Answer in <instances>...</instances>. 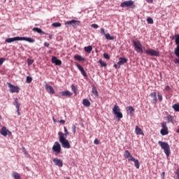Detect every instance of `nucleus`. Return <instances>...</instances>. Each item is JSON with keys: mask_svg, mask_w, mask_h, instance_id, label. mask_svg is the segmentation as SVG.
<instances>
[{"mask_svg": "<svg viewBox=\"0 0 179 179\" xmlns=\"http://www.w3.org/2000/svg\"><path fill=\"white\" fill-rule=\"evenodd\" d=\"M172 108L179 113V103H176L172 106Z\"/></svg>", "mask_w": 179, "mask_h": 179, "instance_id": "72a5a7b5", "label": "nucleus"}, {"mask_svg": "<svg viewBox=\"0 0 179 179\" xmlns=\"http://www.w3.org/2000/svg\"><path fill=\"white\" fill-rule=\"evenodd\" d=\"M76 66L79 69V71H80V73L83 75V76H84V78H87V73L85 71V69H83L82 67V66H80V64H77Z\"/></svg>", "mask_w": 179, "mask_h": 179, "instance_id": "2eb2a0df", "label": "nucleus"}, {"mask_svg": "<svg viewBox=\"0 0 179 179\" xmlns=\"http://www.w3.org/2000/svg\"><path fill=\"white\" fill-rule=\"evenodd\" d=\"M135 132L136 135H144L143 131L139 127L136 126Z\"/></svg>", "mask_w": 179, "mask_h": 179, "instance_id": "6ab92c4d", "label": "nucleus"}, {"mask_svg": "<svg viewBox=\"0 0 179 179\" xmlns=\"http://www.w3.org/2000/svg\"><path fill=\"white\" fill-rule=\"evenodd\" d=\"M166 121L168 123L174 124V117H173L171 115H169L166 116Z\"/></svg>", "mask_w": 179, "mask_h": 179, "instance_id": "aec40b11", "label": "nucleus"}, {"mask_svg": "<svg viewBox=\"0 0 179 179\" xmlns=\"http://www.w3.org/2000/svg\"><path fill=\"white\" fill-rule=\"evenodd\" d=\"M28 41V43H34V39L31 38H26V37H21V41Z\"/></svg>", "mask_w": 179, "mask_h": 179, "instance_id": "b1692460", "label": "nucleus"}, {"mask_svg": "<svg viewBox=\"0 0 179 179\" xmlns=\"http://www.w3.org/2000/svg\"><path fill=\"white\" fill-rule=\"evenodd\" d=\"M105 38H106V40H114V36H111L109 34H105Z\"/></svg>", "mask_w": 179, "mask_h": 179, "instance_id": "473e14b6", "label": "nucleus"}, {"mask_svg": "<svg viewBox=\"0 0 179 179\" xmlns=\"http://www.w3.org/2000/svg\"><path fill=\"white\" fill-rule=\"evenodd\" d=\"M60 94L62 97H71L72 92L66 90V91H62L60 92Z\"/></svg>", "mask_w": 179, "mask_h": 179, "instance_id": "dca6fc26", "label": "nucleus"}, {"mask_svg": "<svg viewBox=\"0 0 179 179\" xmlns=\"http://www.w3.org/2000/svg\"><path fill=\"white\" fill-rule=\"evenodd\" d=\"M49 38H50V40H51L52 38V35L50 34L49 35Z\"/></svg>", "mask_w": 179, "mask_h": 179, "instance_id": "e2e57ef3", "label": "nucleus"}, {"mask_svg": "<svg viewBox=\"0 0 179 179\" xmlns=\"http://www.w3.org/2000/svg\"><path fill=\"white\" fill-rule=\"evenodd\" d=\"M13 41H22L20 36H16L14 38H8L6 39V43H13Z\"/></svg>", "mask_w": 179, "mask_h": 179, "instance_id": "f8f14e48", "label": "nucleus"}, {"mask_svg": "<svg viewBox=\"0 0 179 179\" xmlns=\"http://www.w3.org/2000/svg\"><path fill=\"white\" fill-rule=\"evenodd\" d=\"M94 143L95 145H100V141H99V139L96 138L94 141Z\"/></svg>", "mask_w": 179, "mask_h": 179, "instance_id": "603ef678", "label": "nucleus"}, {"mask_svg": "<svg viewBox=\"0 0 179 179\" xmlns=\"http://www.w3.org/2000/svg\"><path fill=\"white\" fill-rule=\"evenodd\" d=\"M27 62H28V65L30 66V65H33V62H34V61L32 59H28Z\"/></svg>", "mask_w": 179, "mask_h": 179, "instance_id": "37998d69", "label": "nucleus"}, {"mask_svg": "<svg viewBox=\"0 0 179 179\" xmlns=\"http://www.w3.org/2000/svg\"><path fill=\"white\" fill-rule=\"evenodd\" d=\"M13 177H14V179H20V175H19L17 172H13Z\"/></svg>", "mask_w": 179, "mask_h": 179, "instance_id": "f704fd0d", "label": "nucleus"}, {"mask_svg": "<svg viewBox=\"0 0 179 179\" xmlns=\"http://www.w3.org/2000/svg\"><path fill=\"white\" fill-rule=\"evenodd\" d=\"M52 63L55 64V65H62V62L60 59H58L57 57H52Z\"/></svg>", "mask_w": 179, "mask_h": 179, "instance_id": "f3484780", "label": "nucleus"}, {"mask_svg": "<svg viewBox=\"0 0 179 179\" xmlns=\"http://www.w3.org/2000/svg\"><path fill=\"white\" fill-rule=\"evenodd\" d=\"M161 135L162 136H166V135H169V129H162L160 131Z\"/></svg>", "mask_w": 179, "mask_h": 179, "instance_id": "5701e85b", "label": "nucleus"}, {"mask_svg": "<svg viewBox=\"0 0 179 179\" xmlns=\"http://www.w3.org/2000/svg\"><path fill=\"white\" fill-rule=\"evenodd\" d=\"M32 30L33 31H36V33H38L39 34H45V32L43 31L40 28L34 27Z\"/></svg>", "mask_w": 179, "mask_h": 179, "instance_id": "a878e982", "label": "nucleus"}, {"mask_svg": "<svg viewBox=\"0 0 179 179\" xmlns=\"http://www.w3.org/2000/svg\"><path fill=\"white\" fill-rule=\"evenodd\" d=\"M32 80H33V78L30 76L27 77V80H26L27 83H31Z\"/></svg>", "mask_w": 179, "mask_h": 179, "instance_id": "a19ab883", "label": "nucleus"}, {"mask_svg": "<svg viewBox=\"0 0 179 179\" xmlns=\"http://www.w3.org/2000/svg\"><path fill=\"white\" fill-rule=\"evenodd\" d=\"M126 110H127V111H129V114H130L131 115H132V114H134V111H135V109H134V107H132V106H128V107H127Z\"/></svg>", "mask_w": 179, "mask_h": 179, "instance_id": "c85d7f7f", "label": "nucleus"}, {"mask_svg": "<svg viewBox=\"0 0 179 179\" xmlns=\"http://www.w3.org/2000/svg\"><path fill=\"white\" fill-rule=\"evenodd\" d=\"M44 46L49 48V47H50V43H47V42H45V43H44Z\"/></svg>", "mask_w": 179, "mask_h": 179, "instance_id": "4d7b16f0", "label": "nucleus"}, {"mask_svg": "<svg viewBox=\"0 0 179 179\" xmlns=\"http://www.w3.org/2000/svg\"><path fill=\"white\" fill-rule=\"evenodd\" d=\"M91 27H93V29H99V25L97 24H92Z\"/></svg>", "mask_w": 179, "mask_h": 179, "instance_id": "de8ad7c7", "label": "nucleus"}, {"mask_svg": "<svg viewBox=\"0 0 179 179\" xmlns=\"http://www.w3.org/2000/svg\"><path fill=\"white\" fill-rule=\"evenodd\" d=\"M71 129L73 131V134H76V126L73 125Z\"/></svg>", "mask_w": 179, "mask_h": 179, "instance_id": "a18cd8bd", "label": "nucleus"}, {"mask_svg": "<svg viewBox=\"0 0 179 179\" xmlns=\"http://www.w3.org/2000/svg\"><path fill=\"white\" fill-rule=\"evenodd\" d=\"M65 24H71L73 27L76 29V27H78V26L80 24V21L76 20H72L71 21L66 22Z\"/></svg>", "mask_w": 179, "mask_h": 179, "instance_id": "9d476101", "label": "nucleus"}, {"mask_svg": "<svg viewBox=\"0 0 179 179\" xmlns=\"http://www.w3.org/2000/svg\"><path fill=\"white\" fill-rule=\"evenodd\" d=\"M164 176H166V173L165 172H162L161 174V177L164 179Z\"/></svg>", "mask_w": 179, "mask_h": 179, "instance_id": "13d9d810", "label": "nucleus"}, {"mask_svg": "<svg viewBox=\"0 0 179 179\" xmlns=\"http://www.w3.org/2000/svg\"><path fill=\"white\" fill-rule=\"evenodd\" d=\"M66 179H71V177H67Z\"/></svg>", "mask_w": 179, "mask_h": 179, "instance_id": "0e129e2a", "label": "nucleus"}, {"mask_svg": "<svg viewBox=\"0 0 179 179\" xmlns=\"http://www.w3.org/2000/svg\"><path fill=\"white\" fill-rule=\"evenodd\" d=\"M128 62V59L125 57L119 58L118 65H124V64H127Z\"/></svg>", "mask_w": 179, "mask_h": 179, "instance_id": "a211bd4d", "label": "nucleus"}, {"mask_svg": "<svg viewBox=\"0 0 179 179\" xmlns=\"http://www.w3.org/2000/svg\"><path fill=\"white\" fill-rule=\"evenodd\" d=\"M5 61H6V59H5L3 57H0V66L2 65V64H3V62H5Z\"/></svg>", "mask_w": 179, "mask_h": 179, "instance_id": "79ce46f5", "label": "nucleus"}, {"mask_svg": "<svg viewBox=\"0 0 179 179\" xmlns=\"http://www.w3.org/2000/svg\"><path fill=\"white\" fill-rule=\"evenodd\" d=\"M134 45L135 47V50L140 54H143V48L140 41H134Z\"/></svg>", "mask_w": 179, "mask_h": 179, "instance_id": "39448f33", "label": "nucleus"}, {"mask_svg": "<svg viewBox=\"0 0 179 179\" xmlns=\"http://www.w3.org/2000/svg\"><path fill=\"white\" fill-rule=\"evenodd\" d=\"M99 62L101 66H102V67H106V66H107V63H106V62H103V60L100 59Z\"/></svg>", "mask_w": 179, "mask_h": 179, "instance_id": "c9c22d12", "label": "nucleus"}, {"mask_svg": "<svg viewBox=\"0 0 179 179\" xmlns=\"http://www.w3.org/2000/svg\"><path fill=\"white\" fill-rule=\"evenodd\" d=\"M92 92L95 96V97H99V92H97V89L96 87H92Z\"/></svg>", "mask_w": 179, "mask_h": 179, "instance_id": "7c9ffc66", "label": "nucleus"}, {"mask_svg": "<svg viewBox=\"0 0 179 179\" xmlns=\"http://www.w3.org/2000/svg\"><path fill=\"white\" fill-rule=\"evenodd\" d=\"M7 85L10 88V92L11 93H19V90H20V88H19V87L15 86L9 83H8Z\"/></svg>", "mask_w": 179, "mask_h": 179, "instance_id": "1a4fd4ad", "label": "nucleus"}, {"mask_svg": "<svg viewBox=\"0 0 179 179\" xmlns=\"http://www.w3.org/2000/svg\"><path fill=\"white\" fill-rule=\"evenodd\" d=\"M64 132L65 134H64V136H68L69 135V133H68V129H66V127H64Z\"/></svg>", "mask_w": 179, "mask_h": 179, "instance_id": "49530a36", "label": "nucleus"}, {"mask_svg": "<svg viewBox=\"0 0 179 179\" xmlns=\"http://www.w3.org/2000/svg\"><path fill=\"white\" fill-rule=\"evenodd\" d=\"M84 50H85V52L90 54L92 52V50H93V47L92 45H89L87 47H85Z\"/></svg>", "mask_w": 179, "mask_h": 179, "instance_id": "bb28decb", "label": "nucleus"}, {"mask_svg": "<svg viewBox=\"0 0 179 179\" xmlns=\"http://www.w3.org/2000/svg\"><path fill=\"white\" fill-rule=\"evenodd\" d=\"M60 124H65V120H60Z\"/></svg>", "mask_w": 179, "mask_h": 179, "instance_id": "052dcab7", "label": "nucleus"}, {"mask_svg": "<svg viewBox=\"0 0 179 179\" xmlns=\"http://www.w3.org/2000/svg\"><path fill=\"white\" fill-rule=\"evenodd\" d=\"M114 68H115V69H120V68L121 67V65L118 64V62L117 64H114Z\"/></svg>", "mask_w": 179, "mask_h": 179, "instance_id": "3c124183", "label": "nucleus"}, {"mask_svg": "<svg viewBox=\"0 0 179 179\" xmlns=\"http://www.w3.org/2000/svg\"><path fill=\"white\" fill-rule=\"evenodd\" d=\"M103 57L106 58V59H110V55H108V53H104Z\"/></svg>", "mask_w": 179, "mask_h": 179, "instance_id": "c03bdc74", "label": "nucleus"}, {"mask_svg": "<svg viewBox=\"0 0 179 179\" xmlns=\"http://www.w3.org/2000/svg\"><path fill=\"white\" fill-rule=\"evenodd\" d=\"M15 108L18 110V111H20V103H19V99L17 98L15 99Z\"/></svg>", "mask_w": 179, "mask_h": 179, "instance_id": "412c9836", "label": "nucleus"}, {"mask_svg": "<svg viewBox=\"0 0 179 179\" xmlns=\"http://www.w3.org/2000/svg\"><path fill=\"white\" fill-rule=\"evenodd\" d=\"M2 118V116L0 115V120Z\"/></svg>", "mask_w": 179, "mask_h": 179, "instance_id": "69168bd1", "label": "nucleus"}, {"mask_svg": "<svg viewBox=\"0 0 179 179\" xmlns=\"http://www.w3.org/2000/svg\"><path fill=\"white\" fill-rule=\"evenodd\" d=\"M58 135L59 136V139L62 148H64V149H71V144L65 136H64V133L59 131Z\"/></svg>", "mask_w": 179, "mask_h": 179, "instance_id": "f257e3e1", "label": "nucleus"}, {"mask_svg": "<svg viewBox=\"0 0 179 179\" xmlns=\"http://www.w3.org/2000/svg\"><path fill=\"white\" fill-rule=\"evenodd\" d=\"M0 127H1V123H0Z\"/></svg>", "mask_w": 179, "mask_h": 179, "instance_id": "774afa93", "label": "nucleus"}, {"mask_svg": "<svg viewBox=\"0 0 179 179\" xmlns=\"http://www.w3.org/2000/svg\"><path fill=\"white\" fill-rule=\"evenodd\" d=\"M147 22L149 24H153V19L150 17L147 18Z\"/></svg>", "mask_w": 179, "mask_h": 179, "instance_id": "ea45409f", "label": "nucleus"}, {"mask_svg": "<svg viewBox=\"0 0 179 179\" xmlns=\"http://www.w3.org/2000/svg\"><path fill=\"white\" fill-rule=\"evenodd\" d=\"M113 113L116 115L117 118L119 120H121L122 118V113H121V108H120V106L118 105H115L113 108Z\"/></svg>", "mask_w": 179, "mask_h": 179, "instance_id": "20e7f679", "label": "nucleus"}, {"mask_svg": "<svg viewBox=\"0 0 179 179\" xmlns=\"http://www.w3.org/2000/svg\"><path fill=\"white\" fill-rule=\"evenodd\" d=\"M132 155H131V152H129V151L128 150H125L124 153V157H125V159H129V157H131Z\"/></svg>", "mask_w": 179, "mask_h": 179, "instance_id": "2f4dec72", "label": "nucleus"}, {"mask_svg": "<svg viewBox=\"0 0 179 179\" xmlns=\"http://www.w3.org/2000/svg\"><path fill=\"white\" fill-rule=\"evenodd\" d=\"M0 134L3 136H6L7 135H12V131L8 130L6 129V127H3V128H1V129L0 130Z\"/></svg>", "mask_w": 179, "mask_h": 179, "instance_id": "9b49d317", "label": "nucleus"}, {"mask_svg": "<svg viewBox=\"0 0 179 179\" xmlns=\"http://www.w3.org/2000/svg\"><path fill=\"white\" fill-rule=\"evenodd\" d=\"M17 115H20V110L19 109H17Z\"/></svg>", "mask_w": 179, "mask_h": 179, "instance_id": "680f3d73", "label": "nucleus"}, {"mask_svg": "<svg viewBox=\"0 0 179 179\" xmlns=\"http://www.w3.org/2000/svg\"><path fill=\"white\" fill-rule=\"evenodd\" d=\"M150 97L152 99L154 103H157V96L156 95V92H152L150 94Z\"/></svg>", "mask_w": 179, "mask_h": 179, "instance_id": "4be33fe9", "label": "nucleus"}, {"mask_svg": "<svg viewBox=\"0 0 179 179\" xmlns=\"http://www.w3.org/2000/svg\"><path fill=\"white\" fill-rule=\"evenodd\" d=\"M162 129H169V127H167V123L166 122L162 123Z\"/></svg>", "mask_w": 179, "mask_h": 179, "instance_id": "58836bf2", "label": "nucleus"}, {"mask_svg": "<svg viewBox=\"0 0 179 179\" xmlns=\"http://www.w3.org/2000/svg\"><path fill=\"white\" fill-rule=\"evenodd\" d=\"M131 160L134 162V165L136 169H139V167H141V163H139V160L134 158Z\"/></svg>", "mask_w": 179, "mask_h": 179, "instance_id": "393cba45", "label": "nucleus"}, {"mask_svg": "<svg viewBox=\"0 0 179 179\" xmlns=\"http://www.w3.org/2000/svg\"><path fill=\"white\" fill-rule=\"evenodd\" d=\"M145 54H147V55H150L151 57H160V52L153 49L145 50Z\"/></svg>", "mask_w": 179, "mask_h": 179, "instance_id": "423d86ee", "label": "nucleus"}, {"mask_svg": "<svg viewBox=\"0 0 179 179\" xmlns=\"http://www.w3.org/2000/svg\"><path fill=\"white\" fill-rule=\"evenodd\" d=\"M121 8H129V9H135L136 6L135 1L132 0L125 1L120 4Z\"/></svg>", "mask_w": 179, "mask_h": 179, "instance_id": "7ed1b4c3", "label": "nucleus"}, {"mask_svg": "<svg viewBox=\"0 0 179 179\" xmlns=\"http://www.w3.org/2000/svg\"><path fill=\"white\" fill-rule=\"evenodd\" d=\"M128 159V162H132L133 159H135L134 157H132V155H130V157Z\"/></svg>", "mask_w": 179, "mask_h": 179, "instance_id": "5fc2aeb1", "label": "nucleus"}, {"mask_svg": "<svg viewBox=\"0 0 179 179\" xmlns=\"http://www.w3.org/2000/svg\"><path fill=\"white\" fill-rule=\"evenodd\" d=\"M52 162L55 164V166H57L58 167H62L64 166V163L62 162V160L58 158L53 159Z\"/></svg>", "mask_w": 179, "mask_h": 179, "instance_id": "4468645a", "label": "nucleus"}, {"mask_svg": "<svg viewBox=\"0 0 179 179\" xmlns=\"http://www.w3.org/2000/svg\"><path fill=\"white\" fill-rule=\"evenodd\" d=\"M74 59H77V61H85V59L79 55H76Z\"/></svg>", "mask_w": 179, "mask_h": 179, "instance_id": "c756f323", "label": "nucleus"}, {"mask_svg": "<svg viewBox=\"0 0 179 179\" xmlns=\"http://www.w3.org/2000/svg\"><path fill=\"white\" fill-rule=\"evenodd\" d=\"M175 174L176 175V179H179V169L176 170Z\"/></svg>", "mask_w": 179, "mask_h": 179, "instance_id": "864d4df0", "label": "nucleus"}, {"mask_svg": "<svg viewBox=\"0 0 179 179\" xmlns=\"http://www.w3.org/2000/svg\"><path fill=\"white\" fill-rule=\"evenodd\" d=\"M158 145L161 146L162 149L164 150L165 155L169 157V156H170V145H169V143L158 141Z\"/></svg>", "mask_w": 179, "mask_h": 179, "instance_id": "f03ea898", "label": "nucleus"}, {"mask_svg": "<svg viewBox=\"0 0 179 179\" xmlns=\"http://www.w3.org/2000/svg\"><path fill=\"white\" fill-rule=\"evenodd\" d=\"M171 88L170 87V86L167 85L166 87H165V90H166L167 92L170 91Z\"/></svg>", "mask_w": 179, "mask_h": 179, "instance_id": "6e6d98bb", "label": "nucleus"}, {"mask_svg": "<svg viewBox=\"0 0 179 179\" xmlns=\"http://www.w3.org/2000/svg\"><path fill=\"white\" fill-rule=\"evenodd\" d=\"M52 150L55 152L56 155L61 153V144H59L58 141H56L52 148Z\"/></svg>", "mask_w": 179, "mask_h": 179, "instance_id": "0eeeda50", "label": "nucleus"}, {"mask_svg": "<svg viewBox=\"0 0 179 179\" xmlns=\"http://www.w3.org/2000/svg\"><path fill=\"white\" fill-rule=\"evenodd\" d=\"M148 3H153V0H145Z\"/></svg>", "mask_w": 179, "mask_h": 179, "instance_id": "bf43d9fd", "label": "nucleus"}, {"mask_svg": "<svg viewBox=\"0 0 179 179\" xmlns=\"http://www.w3.org/2000/svg\"><path fill=\"white\" fill-rule=\"evenodd\" d=\"M71 89L74 94H76V92L78 90V87H76L75 85H71Z\"/></svg>", "mask_w": 179, "mask_h": 179, "instance_id": "e433bc0d", "label": "nucleus"}, {"mask_svg": "<svg viewBox=\"0 0 179 179\" xmlns=\"http://www.w3.org/2000/svg\"><path fill=\"white\" fill-rule=\"evenodd\" d=\"M45 90L49 93V94H55V90H54V88L51 87V85H48V84L45 85Z\"/></svg>", "mask_w": 179, "mask_h": 179, "instance_id": "ddd939ff", "label": "nucleus"}, {"mask_svg": "<svg viewBox=\"0 0 179 179\" xmlns=\"http://www.w3.org/2000/svg\"><path fill=\"white\" fill-rule=\"evenodd\" d=\"M101 34L103 35V36H106V31L104 30V29L101 28V31H100Z\"/></svg>", "mask_w": 179, "mask_h": 179, "instance_id": "09e8293b", "label": "nucleus"}, {"mask_svg": "<svg viewBox=\"0 0 179 179\" xmlns=\"http://www.w3.org/2000/svg\"><path fill=\"white\" fill-rule=\"evenodd\" d=\"M175 43L177 45L176 48L175 49V55L179 58V34L175 35Z\"/></svg>", "mask_w": 179, "mask_h": 179, "instance_id": "6e6552de", "label": "nucleus"}, {"mask_svg": "<svg viewBox=\"0 0 179 179\" xmlns=\"http://www.w3.org/2000/svg\"><path fill=\"white\" fill-rule=\"evenodd\" d=\"M52 26H53V27H61L62 24L60 22H54Z\"/></svg>", "mask_w": 179, "mask_h": 179, "instance_id": "4c0bfd02", "label": "nucleus"}, {"mask_svg": "<svg viewBox=\"0 0 179 179\" xmlns=\"http://www.w3.org/2000/svg\"><path fill=\"white\" fill-rule=\"evenodd\" d=\"M158 99L159 100V101H163V96L160 94H158Z\"/></svg>", "mask_w": 179, "mask_h": 179, "instance_id": "8fccbe9b", "label": "nucleus"}, {"mask_svg": "<svg viewBox=\"0 0 179 179\" xmlns=\"http://www.w3.org/2000/svg\"><path fill=\"white\" fill-rule=\"evenodd\" d=\"M83 104L85 107H90V101L89 99H83Z\"/></svg>", "mask_w": 179, "mask_h": 179, "instance_id": "cd10ccee", "label": "nucleus"}, {"mask_svg": "<svg viewBox=\"0 0 179 179\" xmlns=\"http://www.w3.org/2000/svg\"><path fill=\"white\" fill-rule=\"evenodd\" d=\"M172 38H173V40H174V36Z\"/></svg>", "mask_w": 179, "mask_h": 179, "instance_id": "338daca9", "label": "nucleus"}]
</instances>
